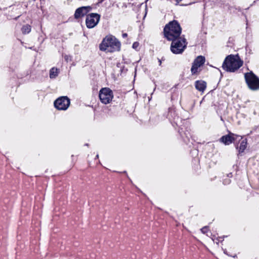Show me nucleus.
Wrapping results in <instances>:
<instances>
[{"label":"nucleus","mask_w":259,"mask_h":259,"mask_svg":"<svg viewBox=\"0 0 259 259\" xmlns=\"http://www.w3.org/2000/svg\"><path fill=\"white\" fill-rule=\"evenodd\" d=\"M205 62V58L202 56H199L194 60L191 72L193 74H196L198 72V69Z\"/></svg>","instance_id":"9"},{"label":"nucleus","mask_w":259,"mask_h":259,"mask_svg":"<svg viewBox=\"0 0 259 259\" xmlns=\"http://www.w3.org/2000/svg\"><path fill=\"white\" fill-rule=\"evenodd\" d=\"M182 29L178 21L174 20L165 25L164 28V34L168 40H174L181 37Z\"/></svg>","instance_id":"2"},{"label":"nucleus","mask_w":259,"mask_h":259,"mask_svg":"<svg viewBox=\"0 0 259 259\" xmlns=\"http://www.w3.org/2000/svg\"><path fill=\"white\" fill-rule=\"evenodd\" d=\"M243 63L238 55H230L226 58L222 67L227 71L234 72L241 67Z\"/></svg>","instance_id":"1"},{"label":"nucleus","mask_w":259,"mask_h":259,"mask_svg":"<svg viewBox=\"0 0 259 259\" xmlns=\"http://www.w3.org/2000/svg\"><path fill=\"white\" fill-rule=\"evenodd\" d=\"M98 157H99V155H96V158H98Z\"/></svg>","instance_id":"23"},{"label":"nucleus","mask_w":259,"mask_h":259,"mask_svg":"<svg viewBox=\"0 0 259 259\" xmlns=\"http://www.w3.org/2000/svg\"><path fill=\"white\" fill-rule=\"evenodd\" d=\"M127 34L126 33H123L122 34V37L123 38H125L126 37H127Z\"/></svg>","instance_id":"18"},{"label":"nucleus","mask_w":259,"mask_h":259,"mask_svg":"<svg viewBox=\"0 0 259 259\" xmlns=\"http://www.w3.org/2000/svg\"><path fill=\"white\" fill-rule=\"evenodd\" d=\"M170 40L172 41L170 50L174 54H181L184 52L187 44L184 37H179Z\"/></svg>","instance_id":"4"},{"label":"nucleus","mask_w":259,"mask_h":259,"mask_svg":"<svg viewBox=\"0 0 259 259\" xmlns=\"http://www.w3.org/2000/svg\"><path fill=\"white\" fill-rule=\"evenodd\" d=\"M91 8L90 6L81 7L77 9L75 12L74 18L78 19L85 15L90 10Z\"/></svg>","instance_id":"10"},{"label":"nucleus","mask_w":259,"mask_h":259,"mask_svg":"<svg viewBox=\"0 0 259 259\" xmlns=\"http://www.w3.org/2000/svg\"><path fill=\"white\" fill-rule=\"evenodd\" d=\"M195 87L199 92H203L206 88V83L203 80H197L195 82Z\"/></svg>","instance_id":"12"},{"label":"nucleus","mask_w":259,"mask_h":259,"mask_svg":"<svg viewBox=\"0 0 259 259\" xmlns=\"http://www.w3.org/2000/svg\"><path fill=\"white\" fill-rule=\"evenodd\" d=\"M236 137H237V135L230 133L228 135L223 136L220 140L225 145H229L235 141Z\"/></svg>","instance_id":"11"},{"label":"nucleus","mask_w":259,"mask_h":259,"mask_svg":"<svg viewBox=\"0 0 259 259\" xmlns=\"http://www.w3.org/2000/svg\"><path fill=\"white\" fill-rule=\"evenodd\" d=\"M139 47V43L138 42H135L133 44V48L134 49H137L138 47Z\"/></svg>","instance_id":"16"},{"label":"nucleus","mask_w":259,"mask_h":259,"mask_svg":"<svg viewBox=\"0 0 259 259\" xmlns=\"http://www.w3.org/2000/svg\"><path fill=\"white\" fill-rule=\"evenodd\" d=\"M244 77L250 89L252 90L259 89V78L252 72L245 73Z\"/></svg>","instance_id":"5"},{"label":"nucleus","mask_w":259,"mask_h":259,"mask_svg":"<svg viewBox=\"0 0 259 259\" xmlns=\"http://www.w3.org/2000/svg\"><path fill=\"white\" fill-rule=\"evenodd\" d=\"M100 15L97 13H91L87 15L85 23L88 28H93L95 27L99 22Z\"/></svg>","instance_id":"7"},{"label":"nucleus","mask_w":259,"mask_h":259,"mask_svg":"<svg viewBox=\"0 0 259 259\" xmlns=\"http://www.w3.org/2000/svg\"><path fill=\"white\" fill-rule=\"evenodd\" d=\"M99 98L102 103L108 104L113 98V92L109 88H103L100 91Z\"/></svg>","instance_id":"6"},{"label":"nucleus","mask_w":259,"mask_h":259,"mask_svg":"<svg viewBox=\"0 0 259 259\" xmlns=\"http://www.w3.org/2000/svg\"><path fill=\"white\" fill-rule=\"evenodd\" d=\"M104 0H100L99 1V3H102L104 1Z\"/></svg>","instance_id":"21"},{"label":"nucleus","mask_w":259,"mask_h":259,"mask_svg":"<svg viewBox=\"0 0 259 259\" xmlns=\"http://www.w3.org/2000/svg\"><path fill=\"white\" fill-rule=\"evenodd\" d=\"M182 0H177V3H179L180 2H181Z\"/></svg>","instance_id":"20"},{"label":"nucleus","mask_w":259,"mask_h":259,"mask_svg":"<svg viewBox=\"0 0 259 259\" xmlns=\"http://www.w3.org/2000/svg\"><path fill=\"white\" fill-rule=\"evenodd\" d=\"M70 100L66 96L59 98L54 102L55 107L58 110H66L70 105Z\"/></svg>","instance_id":"8"},{"label":"nucleus","mask_w":259,"mask_h":259,"mask_svg":"<svg viewBox=\"0 0 259 259\" xmlns=\"http://www.w3.org/2000/svg\"><path fill=\"white\" fill-rule=\"evenodd\" d=\"M188 5V4H182L181 5H182V6H186V5Z\"/></svg>","instance_id":"22"},{"label":"nucleus","mask_w":259,"mask_h":259,"mask_svg":"<svg viewBox=\"0 0 259 259\" xmlns=\"http://www.w3.org/2000/svg\"><path fill=\"white\" fill-rule=\"evenodd\" d=\"M201 232L203 233H204V234L206 233L207 232V227H204L202 228L201 229Z\"/></svg>","instance_id":"17"},{"label":"nucleus","mask_w":259,"mask_h":259,"mask_svg":"<svg viewBox=\"0 0 259 259\" xmlns=\"http://www.w3.org/2000/svg\"><path fill=\"white\" fill-rule=\"evenodd\" d=\"M120 42L112 36L106 37L100 45V50L107 52L118 51L120 50Z\"/></svg>","instance_id":"3"},{"label":"nucleus","mask_w":259,"mask_h":259,"mask_svg":"<svg viewBox=\"0 0 259 259\" xmlns=\"http://www.w3.org/2000/svg\"><path fill=\"white\" fill-rule=\"evenodd\" d=\"M64 58H65L66 61H68V57L67 56H65L64 57Z\"/></svg>","instance_id":"19"},{"label":"nucleus","mask_w":259,"mask_h":259,"mask_svg":"<svg viewBox=\"0 0 259 259\" xmlns=\"http://www.w3.org/2000/svg\"><path fill=\"white\" fill-rule=\"evenodd\" d=\"M159 61L160 64H161V61H160V60H159Z\"/></svg>","instance_id":"24"},{"label":"nucleus","mask_w":259,"mask_h":259,"mask_svg":"<svg viewBox=\"0 0 259 259\" xmlns=\"http://www.w3.org/2000/svg\"><path fill=\"white\" fill-rule=\"evenodd\" d=\"M21 31L23 34L29 33L31 31V26L28 24H26L23 26Z\"/></svg>","instance_id":"15"},{"label":"nucleus","mask_w":259,"mask_h":259,"mask_svg":"<svg viewBox=\"0 0 259 259\" xmlns=\"http://www.w3.org/2000/svg\"><path fill=\"white\" fill-rule=\"evenodd\" d=\"M59 73V70L57 68L53 67L50 71V77L51 78H56Z\"/></svg>","instance_id":"14"},{"label":"nucleus","mask_w":259,"mask_h":259,"mask_svg":"<svg viewBox=\"0 0 259 259\" xmlns=\"http://www.w3.org/2000/svg\"><path fill=\"white\" fill-rule=\"evenodd\" d=\"M247 146V140L246 139L243 140L241 143L240 145L239 146V147H236V149H239V153H241L244 152L245 149L246 148Z\"/></svg>","instance_id":"13"}]
</instances>
